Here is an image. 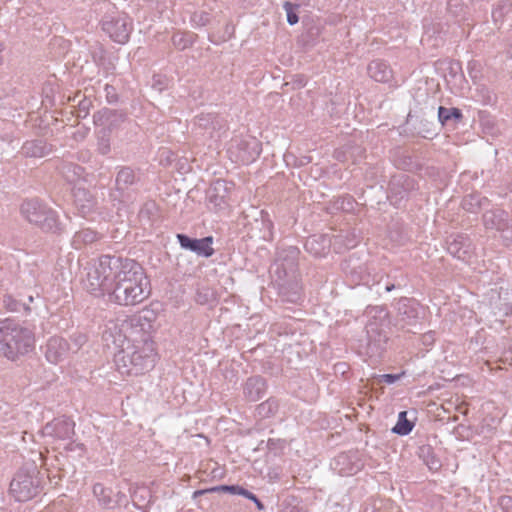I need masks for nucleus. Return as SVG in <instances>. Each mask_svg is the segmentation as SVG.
Listing matches in <instances>:
<instances>
[{
  "instance_id": "33",
  "label": "nucleus",
  "mask_w": 512,
  "mask_h": 512,
  "mask_svg": "<svg viewBox=\"0 0 512 512\" xmlns=\"http://www.w3.org/2000/svg\"><path fill=\"white\" fill-rule=\"evenodd\" d=\"M424 339H425V341H430V340H432V336L431 335H425Z\"/></svg>"
},
{
  "instance_id": "19",
  "label": "nucleus",
  "mask_w": 512,
  "mask_h": 512,
  "mask_svg": "<svg viewBox=\"0 0 512 512\" xmlns=\"http://www.w3.org/2000/svg\"><path fill=\"white\" fill-rule=\"evenodd\" d=\"M407 412L402 411L398 415V421L392 431L398 435H407L413 429V424L406 418Z\"/></svg>"
},
{
  "instance_id": "21",
  "label": "nucleus",
  "mask_w": 512,
  "mask_h": 512,
  "mask_svg": "<svg viewBox=\"0 0 512 512\" xmlns=\"http://www.w3.org/2000/svg\"><path fill=\"white\" fill-rule=\"evenodd\" d=\"M404 375V373L400 374H382V375H373V379L376 383H386V384H393L401 379V377Z\"/></svg>"
},
{
  "instance_id": "8",
  "label": "nucleus",
  "mask_w": 512,
  "mask_h": 512,
  "mask_svg": "<svg viewBox=\"0 0 512 512\" xmlns=\"http://www.w3.org/2000/svg\"><path fill=\"white\" fill-rule=\"evenodd\" d=\"M447 251L453 257L466 261L471 257L472 246L469 238L463 235H452L447 238Z\"/></svg>"
},
{
  "instance_id": "9",
  "label": "nucleus",
  "mask_w": 512,
  "mask_h": 512,
  "mask_svg": "<svg viewBox=\"0 0 512 512\" xmlns=\"http://www.w3.org/2000/svg\"><path fill=\"white\" fill-rule=\"evenodd\" d=\"M342 269L347 275H350L354 283L369 285L370 274L367 271V267L364 263L359 262V259L354 257V255H351L344 261Z\"/></svg>"
},
{
  "instance_id": "13",
  "label": "nucleus",
  "mask_w": 512,
  "mask_h": 512,
  "mask_svg": "<svg viewBox=\"0 0 512 512\" xmlns=\"http://www.w3.org/2000/svg\"><path fill=\"white\" fill-rule=\"evenodd\" d=\"M68 348L67 342L62 338H51L46 347L45 356L51 363H57L66 353Z\"/></svg>"
},
{
  "instance_id": "34",
  "label": "nucleus",
  "mask_w": 512,
  "mask_h": 512,
  "mask_svg": "<svg viewBox=\"0 0 512 512\" xmlns=\"http://www.w3.org/2000/svg\"><path fill=\"white\" fill-rule=\"evenodd\" d=\"M2 50V44L0 43V51Z\"/></svg>"
},
{
  "instance_id": "18",
  "label": "nucleus",
  "mask_w": 512,
  "mask_h": 512,
  "mask_svg": "<svg viewBox=\"0 0 512 512\" xmlns=\"http://www.w3.org/2000/svg\"><path fill=\"white\" fill-rule=\"evenodd\" d=\"M278 408V401L270 398L257 406V413L260 417L267 418L274 415L278 411Z\"/></svg>"
},
{
  "instance_id": "14",
  "label": "nucleus",
  "mask_w": 512,
  "mask_h": 512,
  "mask_svg": "<svg viewBox=\"0 0 512 512\" xmlns=\"http://www.w3.org/2000/svg\"><path fill=\"white\" fill-rule=\"evenodd\" d=\"M368 74L377 82H387L392 78L389 65L381 60H374L368 65Z\"/></svg>"
},
{
  "instance_id": "3",
  "label": "nucleus",
  "mask_w": 512,
  "mask_h": 512,
  "mask_svg": "<svg viewBox=\"0 0 512 512\" xmlns=\"http://www.w3.org/2000/svg\"><path fill=\"white\" fill-rule=\"evenodd\" d=\"M157 357L155 343L150 339L137 342L130 353L117 360L118 369L126 375H142L154 367Z\"/></svg>"
},
{
  "instance_id": "32",
  "label": "nucleus",
  "mask_w": 512,
  "mask_h": 512,
  "mask_svg": "<svg viewBox=\"0 0 512 512\" xmlns=\"http://www.w3.org/2000/svg\"><path fill=\"white\" fill-rule=\"evenodd\" d=\"M394 287H395V286L392 284V285H388V286H386V288H385V289H386V291H387V292H390L392 289H394Z\"/></svg>"
},
{
  "instance_id": "16",
  "label": "nucleus",
  "mask_w": 512,
  "mask_h": 512,
  "mask_svg": "<svg viewBox=\"0 0 512 512\" xmlns=\"http://www.w3.org/2000/svg\"><path fill=\"white\" fill-rule=\"evenodd\" d=\"M21 211L30 222H41L40 207L36 202L27 201L23 203Z\"/></svg>"
},
{
  "instance_id": "15",
  "label": "nucleus",
  "mask_w": 512,
  "mask_h": 512,
  "mask_svg": "<svg viewBox=\"0 0 512 512\" xmlns=\"http://www.w3.org/2000/svg\"><path fill=\"white\" fill-rule=\"evenodd\" d=\"M502 211H489L483 216L484 225L489 229L504 230L506 222Z\"/></svg>"
},
{
  "instance_id": "2",
  "label": "nucleus",
  "mask_w": 512,
  "mask_h": 512,
  "mask_svg": "<svg viewBox=\"0 0 512 512\" xmlns=\"http://www.w3.org/2000/svg\"><path fill=\"white\" fill-rule=\"evenodd\" d=\"M34 346L31 330L9 319L0 322V356L16 360L31 352Z\"/></svg>"
},
{
  "instance_id": "6",
  "label": "nucleus",
  "mask_w": 512,
  "mask_h": 512,
  "mask_svg": "<svg viewBox=\"0 0 512 512\" xmlns=\"http://www.w3.org/2000/svg\"><path fill=\"white\" fill-rule=\"evenodd\" d=\"M103 30L114 42L125 44L132 31V23L126 15H117L103 23Z\"/></svg>"
},
{
  "instance_id": "30",
  "label": "nucleus",
  "mask_w": 512,
  "mask_h": 512,
  "mask_svg": "<svg viewBox=\"0 0 512 512\" xmlns=\"http://www.w3.org/2000/svg\"><path fill=\"white\" fill-rule=\"evenodd\" d=\"M373 331V328H372V324H369L367 326V334L370 335V332ZM369 338L371 339V336H369Z\"/></svg>"
},
{
  "instance_id": "22",
  "label": "nucleus",
  "mask_w": 512,
  "mask_h": 512,
  "mask_svg": "<svg viewBox=\"0 0 512 512\" xmlns=\"http://www.w3.org/2000/svg\"><path fill=\"white\" fill-rule=\"evenodd\" d=\"M172 42L177 48L185 49L191 43V37L183 33H177L173 35Z\"/></svg>"
},
{
  "instance_id": "1",
  "label": "nucleus",
  "mask_w": 512,
  "mask_h": 512,
  "mask_svg": "<svg viewBox=\"0 0 512 512\" xmlns=\"http://www.w3.org/2000/svg\"><path fill=\"white\" fill-rule=\"evenodd\" d=\"M91 292L108 294L119 305H136L150 295V282L144 269L135 261L102 256L87 274Z\"/></svg>"
},
{
  "instance_id": "26",
  "label": "nucleus",
  "mask_w": 512,
  "mask_h": 512,
  "mask_svg": "<svg viewBox=\"0 0 512 512\" xmlns=\"http://www.w3.org/2000/svg\"><path fill=\"white\" fill-rule=\"evenodd\" d=\"M499 505L503 512H512V497L507 495L500 497Z\"/></svg>"
},
{
  "instance_id": "7",
  "label": "nucleus",
  "mask_w": 512,
  "mask_h": 512,
  "mask_svg": "<svg viewBox=\"0 0 512 512\" xmlns=\"http://www.w3.org/2000/svg\"><path fill=\"white\" fill-rule=\"evenodd\" d=\"M10 492L17 501H28L37 495L38 483L28 474H17L10 484Z\"/></svg>"
},
{
  "instance_id": "17",
  "label": "nucleus",
  "mask_w": 512,
  "mask_h": 512,
  "mask_svg": "<svg viewBox=\"0 0 512 512\" xmlns=\"http://www.w3.org/2000/svg\"><path fill=\"white\" fill-rule=\"evenodd\" d=\"M451 119L457 121L462 119V113L458 108H445L440 106L438 108V120L442 125H445Z\"/></svg>"
},
{
  "instance_id": "5",
  "label": "nucleus",
  "mask_w": 512,
  "mask_h": 512,
  "mask_svg": "<svg viewBox=\"0 0 512 512\" xmlns=\"http://www.w3.org/2000/svg\"><path fill=\"white\" fill-rule=\"evenodd\" d=\"M260 152V143L250 135L235 136L230 140L228 153L233 163L248 164L254 161Z\"/></svg>"
},
{
  "instance_id": "10",
  "label": "nucleus",
  "mask_w": 512,
  "mask_h": 512,
  "mask_svg": "<svg viewBox=\"0 0 512 512\" xmlns=\"http://www.w3.org/2000/svg\"><path fill=\"white\" fill-rule=\"evenodd\" d=\"M177 239L183 248L194 251L198 255L210 257L214 253V249L212 248V237L191 239L186 235L178 234Z\"/></svg>"
},
{
  "instance_id": "28",
  "label": "nucleus",
  "mask_w": 512,
  "mask_h": 512,
  "mask_svg": "<svg viewBox=\"0 0 512 512\" xmlns=\"http://www.w3.org/2000/svg\"><path fill=\"white\" fill-rule=\"evenodd\" d=\"M247 494H248L247 498L252 500L256 504V506L259 510L264 509V505L262 504V502L253 493H247Z\"/></svg>"
},
{
  "instance_id": "25",
  "label": "nucleus",
  "mask_w": 512,
  "mask_h": 512,
  "mask_svg": "<svg viewBox=\"0 0 512 512\" xmlns=\"http://www.w3.org/2000/svg\"><path fill=\"white\" fill-rule=\"evenodd\" d=\"M226 493L238 494V495H242L247 498L248 497L247 493H251V492L244 489L243 487H240V486L226 485Z\"/></svg>"
},
{
  "instance_id": "23",
  "label": "nucleus",
  "mask_w": 512,
  "mask_h": 512,
  "mask_svg": "<svg viewBox=\"0 0 512 512\" xmlns=\"http://www.w3.org/2000/svg\"><path fill=\"white\" fill-rule=\"evenodd\" d=\"M414 302L410 301V300H404L403 302L400 303L399 305V312L401 314H406L408 315V317H416V312L414 310Z\"/></svg>"
},
{
  "instance_id": "27",
  "label": "nucleus",
  "mask_w": 512,
  "mask_h": 512,
  "mask_svg": "<svg viewBox=\"0 0 512 512\" xmlns=\"http://www.w3.org/2000/svg\"><path fill=\"white\" fill-rule=\"evenodd\" d=\"M132 177V173L130 170L128 169H125V170H121L119 173H118V176H117V181H120L122 179H124L125 181H127L128 179H130Z\"/></svg>"
},
{
  "instance_id": "11",
  "label": "nucleus",
  "mask_w": 512,
  "mask_h": 512,
  "mask_svg": "<svg viewBox=\"0 0 512 512\" xmlns=\"http://www.w3.org/2000/svg\"><path fill=\"white\" fill-rule=\"evenodd\" d=\"M299 253L298 248L294 246L283 248L277 252L273 265H282L290 270V272L292 271L291 269H298Z\"/></svg>"
},
{
  "instance_id": "12",
  "label": "nucleus",
  "mask_w": 512,
  "mask_h": 512,
  "mask_svg": "<svg viewBox=\"0 0 512 512\" xmlns=\"http://www.w3.org/2000/svg\"><path fill=\"white\" fill-rule=\"evenodd\" d=\"M266 391L265 380L260 376L250 377L245 386L244 394L249 401H258Z\"/></svg>"
},
{
  "instance_id": "20",
  "label": "nucleus",
  "mask_w": 512,
  "mask_h": 512,
  "mask_svg": "<svg viewBox=\"0 0 512 512\" xmlns=\"http://www.w3.org/2000/svg\"><path fill=\"white\" fill-rule=\"evenodd\" d=\"M283 8H284V10H285V12L287 14V22L290 25H294V24L298 23L299 18H298V15L295 12V9L298 8V5H294L291 2L286 1L283 4Z\"/></svg>"
},
{
  "instance_id": "31",
  "label": "nucleus",
  "mask_w": 512,
  "mask_h": 512,
  "mask_svg": "<svg viewBox=\"0 0 512 512\" xmlns=\"http://www.w3.org/2000/svg\"><path fill=\"white\" fill-rule=\"evenodd\" d=\"M206 491H207V490H199V491H196V492L194 493V496L201 495V494L205 493Z\"/></svg>"
},
{
  "instance_id": "24",
  "label": "nucleus",
  "mask_w": 512,
  "mask_h": 512,
  "mask_svg": "<svg viewBox=\"0 0 512 512\" xmlns=\"http://www.w3.org/2000/svg\"><path fill=\"white\" fill-rule=\"evenodd\" d=\"M462 205L465 210L476 212L479 208V201L476 200L474 196L470 195L464 198Z\"/></svg>"
},
{
  "instance_id": "29",
  "label": "nucleus",
  "mask_w": 512,
  "mask_h": 512,
  "mask_svg": "<svg viewBox=\"0 0 512 512\" xmlns=\"http://www.w3.org/2000/svg\"><path fill=\"white\" fill-rule=\"evenodd\" d=\"M314 243H315V239L314 238L308 239L306 241V243H305V248H306L307 251L313 252L315 255H319V253L317 251H315V252L313 251L314 250V248H313Z\"/></svg>"
},
{
  "instance_id": "4",
  "label": "nucleus",
  "mask_w": 512,
  "mask_h": 512,
  "mask_svg": "<svg viewBox=\"0 0 512 512\" xmlns=\"http://www.w3.org/2000/svg\"><path fill=\"white\" fill-rule=\"evenodd\" d=\"M288 270L282 265L271 266L273 282L279 289V294L290 303H297L301 298V286L299 283L298 269Z\"/></svg>"
}]
</instances>
